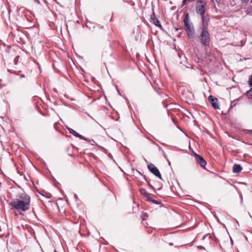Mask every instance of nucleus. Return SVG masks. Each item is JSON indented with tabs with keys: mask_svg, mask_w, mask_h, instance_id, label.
<instances>
[{
	"mask_svg": "<svg viewBox=\"0 0 252 252\" xmlns=\"http://www.w3.org/2000/svg\"><path fill=\"white\" fill-rule=\"evenodd\" d=\"M243 131L245 133L252 135V129H251V130H250V129H243Z\"/></svg>",
	"mask_w": 252,
	"mask_h": 252,
	"instance_id": "14",
	"label": "nucleus"
},
{
	"mask_svg": "<svg viewBox=\"0 0 252 252\" xmlns=\"http://www.w3.org/2000/svg\"><path fill=\"white\" fill-rule=\"evenodd\" d=\"M242 170V167L240 164H235L233 166V172L235 173L240 172Z\"/></svg>",
	"mask_w": 252,
	"mask_h": 252,
	"instance_id": "10",
	"label": "nucleus"
},
{
	"mask_svg": "<svg viewBox=\"0 0 252 252\" xmlns=\"http://www.w3.org/2000/svg\"><path fill=\"white\" fill-rule=\"evenodd\" d=\"M149 201L154 203V204H160V202L159 201H158V200H154V199H153L151 197H150V198H149V199H148Z\"/></svg>",
	"mask_w": 252,
	"mask_h": 252,
	"instance_id": "13",
	"label": "nucleus"
},
{
	"mask_svg": "<svg viewBox=\"0 0 252 252\" xmlns=\"http://www.w3.org/2000/svg\"><path fill=\"white\" fill-rule=\"evenodd\" d=\"M140 192L145 197H146L147 199L150 198L149 193L147 192V191L144 189H140Z\"/></svg>",
	"mask_w": 252,
	"mask_h": 252,
	"instance_id": "12",
	"label": "nucleus"
},
{
	"mask_svg": "<svg viewBox=\"0 0 252 252\" xmlns=\"http://www.w3.org/2000/svg\"><path fill=\"white\" fill-rule=\"evenodd\" d=\"M67 129L68 130L69 133L73 134L74 136H76V137H80V135L79 133H77L76 131L74 130L73 129L67 127Z\"/></svg>",
	"mask_w": 252,
	"mask_h": 252,
	"instance_id": "11",
	"label": "nucleus"
},
{
	"mask_svg": "<svg viewBox=\"0 0 252 252\" xmlns=\"http://www.w3.org/2000/svg\"><path fill=\"white\" fill-rule=\"evenodd\" d=\"M20 58V57L19 56H17L16 57V58L14 59L15 64H16V65L18 64V63Z\"/></svg>",
	"mask_w": 252,
	"mask_h": 252,
	"instance_id": "16",
	"label": "nucleus"
},
{
	"mask_svg": "<svg viewBox=\"0 0 252 252\" xmlns=\"http://www.w3.org/2000/svg\"><path fill=\"white\" fill-rule=\"evenodd\" d=\"M194 157H195L197 163L199 164L201 167L204 168L206 165V161L204 158L196 153L194 154Z\"/></svg>",
	"mask_w": 252,
	"mask_h": 252,
	"instance_id": "6",
	"label": "nucleus"
},
{
	"mask_svg": "<svg viewBox=\"0 0 252 252\" xmlns=\"http://www.w3.org/2000/svg\"><path fill=\"white\" fill-rule=\"evenodd\" d=\"M246 94L248 95L252 96V88L250 89L248 91L246 92Z\"/></svg>",
	"mask_w": 252,
	"mask_h": 252,
	"instance_id": "17",
	"label": "nucleus"
},
{
	"mask_svg": "<svg viewBox=\"0 0 252 252\" xmlns=\"http://www.w3.org/2000/svg\"><path fill=\"white\" fill-rule=\"evenodd\" d=\"M248 83L250 86H252V75L250 76Z\"/></svg>",
	"mask_w": 252,
	"mask_h": 252,
	"instance_id": "18",
	"label": "nucleus"
},
{
	"mask_svg": "<svg viewBox=\"0 0 252 252\" xmlns=\"http://www.w3.org/2000/svg\"><path fill=\"white\" fill-rule=\"evenodd\" d=\"M208 100L214 109H218L220 108L219 106L217 103L218 99L217 98H215L212 95H210L208 97Z\"/></svg>",
	"mask_w": 252,
	"mask_h": 252,
	"instance_id": "7",
	"label": "nucleus"
},
{
	"mask_svg": "<svg viewBox=\"0 0 252 252\" xmlns=\"http://www.w3.org/2000/svg\"><path fill=\"white\" fill-rule=\"evenodd\" d=\"M148 168L154 175L162 180V178L158 169L155 166L154 164L150 163L148 165Z\"/></svg>",
	"mask_w": 252,
	"mask_h": 252,
	"instance_id": "5",
	"label": "nucleus"
},
{
	"mask_svg": "<svg viewBox=\"0 0 252 252\" xmlns=\"http://www.w3.org/2000/svg\"><path fill=\"white\" fill-rule=\"evenodd\" d=\"M79 138L81 139L84 140L85 141H88V142H91V140L89 139L88 138L84 137V136H83L82 135H80V137H79Z\"/></svg>",
	"mask_w": 252,
	"mask_h": 252,
	"instance_id": "15",
	"label": "nucleus"
},
{
	"mask_svg": "<svg viewBox=\"0 0 252 252\" xmlns=\"http://www.w3.org/2000/svg\"><path fill=\"white\" fill-rule=\"evenodd\" d=\"M148 186H149L150 187L151 186V185L149 183H148Z\"/></svg>",
	"mask_w": 252,
	"mask_h": 252,
	"instance_id": "22",
	"label": "nucleus"
},
{
	"mask_svg": "<svg viewBox=\"0 0 252 252\" xmlns=\"http://www.w3.org/2000/svg\"><path fill=\"white\" fill-rule=\"evenodd\" d=\"M92 141L94 143H95V142L94 141V140H92Z\"/></svg>",
	"mask_w": 252,
	"mask_h": 252,
	"instance_id": "23",
	"label": "nucleus"
},
{
	"mask_svg": "<svg viewBox=\"0 0 252 252\" xmlns=\"http://www.w3.org/2000/svg\"><path fill=\"white\" fill-rule=\"evenodd\" d=\"M202 2H203L201 0L197 1L195 6V10L196 13L201 16L204 15L206 12V4H202Z\"/></svg>",
	"mask_w": 252,
	"mask_h": 252,
	"instance_id": "4",
	"label": "nucleus"
},
{
	"mask_svg": "<svg viewBox=\"0 0 252 252\" xmlns=\"http://www.w3.org/2000/svg\"><path fill=\"white\" fill-rule=\"evenodd\" d=\"M151 19L153 23L157 27H159L160 28H162L161 24H160L159 21L158 19L156 17L154 13L151 16Z\"/></svg>",
	"mask_w": 252,
	"mask_h": 252,
	"instance_id": "8",
	"label": "nucleus"
},
{
	"mask_svg": "<svg viewBox=\"0 0 252 252\" xmlns=\"http://www.w3.org/2000/svg\"><path fill=\"white\" fill-rule=\"evenodd\" d=\"M249 0H243V1L245 2H247L249 1Z\"/></svg>",
	"mask_w": 252,
	"mask_h": 252,
	"instance_id": "20",
	"label": "nucleus"
},
{
	"mask_svg": "<svg viewBox=\"0 0 252 252\" xmlns=\"http://www.w3.org/2000/svg\"><path fill=\"white\" fill-rule=\"evenodd\" d=\"M31 197L24 191L18 193L15 198L12 199L10 205L18 211L26 212L30 210Z\"/></svg>",
	"mask_w": 252,
	"mask_h": 252,
	"instance_id": "1",
	"label": "nucleus"
},
{
	"mask_svg": "<svg viewBox=\"0 0 252 252\" xmlns=\"http://www.w3.org/2000/svg\"><path fill=\"white\" fill-rule=\"evenodd\" d=\"M202 26L200 28H205L206 29V27L208 26L209 19L208 16H205L204 15L201 16Z\"/></svg>",
	"mask_w": 252,
	"mask_h": 252,
	"instance_id": "9",
	"label": "nucleus"
},
{
	"mask_svg": "<svg viewBox=\"0 0 252 252\" xmlns=\"http://www.w3.org/2000/svg\"><path fill=\"white\" fill-rule=\"evenodd\" d=\"M189 14L187 13L184 19L185 31L189 38H193L195 37L194 27L191 23H189Z\"/></svg>",
	"mask_w": 252,
	"mask_h": 252,
	"instance_id": "3",
	"label": "nucleus"
},
{
	"mask_svg": "<svg viewBox=\"0 0 252 252\" xmlns=\"http://www.w3.org/2000/svg\"><path fill=\"white\" fill-rule=\"evenodd\" d=\"M35 1H36L38 3H40V2L38 0H34Z\"/></svg>",
	"mask_w": 252,
	"mask_h": 252,
	"instance_id": "21",
	"label": "nucleus"
},
{
	"mask_svg": "<svg viewBox=\"0 0 252 252\" xmlns=\"http://www.w3.org/2000/svg\"><path fill=\"white\" fill-rule=\"evenodd\" d=\"M198 31L200 34L197 36L199 41L205 46H208L210 44V39L208 31L205 28H200Z\"/></svg>",
	"mask_w": 252,
	"mask_h": 252,
	"instance_id": "2",
	"label": "nucleus"
},
{
	"mask_svg": "<svg viewBox=\"0 0 252 252\" xmlns=\"http://www.w3.org/2000/svg\"><path fill=\"white\" fill-rule=\"evenodd\" d=\"M147 217V215L146 213H144L143 214V216H142V219L144 220V217Z\"/></svg>",
	"mask_w": 252,
	"mask_h": 252,
	"instance_id": "19",
	"label": "nucleus"
}]
</instances>
